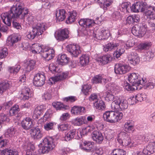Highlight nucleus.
Returning <instances> with one entry per match:
<instances>
[{"mask_svg":"<svg viewBox=\"0 0 155 155\" xmlns=\"http://www.w3.org/2000/svg\"><path fill=\"white\" fill-rule=\"evenodd\" d=\"M3 22L8 26L11 25V20L14 19L12 24L13 27L17 29H21V26L19 23L15 21L18 18L25 20L31 23L32 21L33 17L28 13V9L25 7L22 2H18L14 5L10 11L8 12L2 13L1 15Z\"/></svg>","mask_w":155,"mask_h":155,"instance_id":"obj_1","label":"nucleus"},{"mask_svg":"<svg viewBox=\"0 0 155 155\" xmlns=\"http://www.w3.org/2000/svg\"><path fill=\"white\" fill-rule=\"evenodd\" d=\"M32 30L28 29L27 32V37L31 40L33 39L36 36L41 35L45 30V25L44 23H38L33 25Z\"/></svg>","mask_w":155,"mask_h":155,"instance_id":"obj_2","label":"nucleus"},{"mask_svg":"<svg viewBox=\"0 0 155 155\" xmlns=\"http://www.w3.org/2000/svg\"><path fill=\"white\" fill-rule=\"evenodd\" d=\"M122 113H117L113 111H107L103 114V118L107 121L115 123L121 120L123 117Z\"/></svg>","mask_w":155,"mask_h":155,"instance_id":"obj_3","label":"nucleus"},{"mask_svg":"<svg viewBox=\"0 0 155 155\" xmlns=\"http://www.w3.org/2000/svg\"><path fill=\"white\" fill-rule=\"evenodd\" d=\"M147 26L145 23H140L133 26L131 30L132 33L135 36L143 37L146 33Z\"/></svg>","mask_w":155,"mask_h":155,"instance_id":"obj_4","label":"nucleus"},{"mask_svg":"<svg viewBox=\"0 0 155 155\" xmlns=\"http://www.w3.org/2000/svg\"><path fill=\"white\" fill-rule=\"evenodd\" d=\"M42 144L43 145L41 150L43 153H48L53 148V139L50 137H46L43 140Z\"/></svg>","mask_w":155,"mask_h":155,"instance_id":"obj_5","label":"nucleus"},{"mask_svg":"<svg viewBox=\"0 0 155 155\" xmlns=\"http://www.w3.org/2000/svg\"><path fill=\"white\" fill-rule=\"evenodd\" d=\"M128 80L132 85H136V87H138L139 85H144L146 82V79L142 78L140 80V79L139 78L138 76L135 73L130 74L128 76Z\"/></svg>","mask_w":155,"mask_h":155,"instance_id":"obj_6","label":"nucleus"},{"mask_svg":"<svg viewBox=\"0 0 155 155\" xmlns=\"http://www.w3.org/2000/svg\"><path fill=\"white\" fill-rule=\"evenodd\" d=\"M147 3L143 2H137L131 6V10L134 12H143L145 11Z\"/></svg>","mask_w":155,"mask_h":155,"instance_id":"obj_7","label":"nucleus"},{"mask_svg":"<svg viewBox=\"0 0 155 155\" xmlns=\"http://www.w3.org/2000/svg\"><path fill=\"white\" fill-rule=\"evenodd\" d=\"M130 68L131 67L127 65L116 64L115 66L114 72L117 74H124L129 71Z\"/></svg>","mask_w":155,"mask_h":155,"instance_id":"obj_8","label":"nucleus"},{"mask_svg":"<svg viewBox=\"0 0 155 155\" xmlns=\"http://www.w3.org/2000/svg\"><path fill=\"white\" fill-rule=\"evenodd\" d=\"M69 31L66 29H60L57 31L55 34V37L57 40L63 41L69 37Z\"/></svg>","mask_w":155,"mask_h":155,"instance_id":"obj_9","label":"nucleus"},{"mask_svg":"<svg viewBox=\"0 0 155 155\" xmlns=\"http://www.w3.org/2000/svg\"><path fill=\"white\" fill-rule=\"evenodd\" d=\"M110 34L109 30L106 29L104 28H101L100 31L93 34V36L97 39L103 40L107 39Z\"/></svg>","mask_w":155,"mask_h":155,"instance_id":"obj_10","label":"nucleus"},{"mask_svg":"<svg viewBox=\"0 0 155 155\" xmlns=\"http://www.w3.org/2000/svg\"><path fill=\"white\" fill-rule=\"evenodd\" d=\"M45 77L44 75L40 73L35 74L34 76L33 84L37 87H41L45 83Z\"/></svg>","mask_w":155,"mask_h":155,"instance_id":"obj_11","label":"nucleus"},{"mask_svg":"<svg viewBox=\"0 0 155 155\" xmlns=\"http://www.w3.org/2000/svg\"><path fill=\"white\" fill-rule=\"evenodd\" d=\"M117 141L119 143L124 146H128L130 143V137L127 134L124 132L120 133Z\"/></svg>","mask_w":155,"mask_h":155,"instance_id":"obj_12","label":"nucleus"},{"mask_svg":"<svg viewBox=\"0 0 155 155\" xmlns=\"http://www.w3.org/2000/svg\"><path fill=\"white\" fill-rule=\"evenodd\" d=\"M67 50L73 56L77 57L81 53L80 47L78 45H69L66 47Z\"/></svg>","mask_w":155,"mask_h":155,"instance_id":"obj_13","label":"nucleus"},{"mask_svg":"<svg viewBox=\"0 0 155 155\" xmlns=\"http://www.w3.org/2000/svg\"><path fill=\"white\" fill-rule=\"evenodd\" d=\"M55 51L53 49L45 48L41 52L42 56L47 61L52 59L54 56Z\"/></svg>","mask_w":155,"mask_h":155,"instance_id":"obj_14","label":"nucleus"},{"mask_svg":"<svg viewBox=\"0 0 155 155\" xmlns=\"http://www.w3.org/2000/svg\"><path fill=\"white\" fill-rule=\"evenodd\" d=\"M154 7L151 6H148L147 4L146 8H145V14L147 16L148 18L151 20H153L155 19V14L154 12Z\"/></svg>","mask_w":155,"mask_h":155,"instance_id":"obj_15","label":"nucleus"},{"mask_svg":"<svg viewBox=\"0 0 155 155\" xmlns=\"http://www.w3.org/2000/svg\"><path fill=\"white\" fill-rule=\"evenodd\" d=\"M112 59L113 58L111 55L108 54L98 57L96 60L100 64L104 65L111 62Z\"/></svg>","mask_w":155,"mask_h":155,"instance_id":"obj_16","label":"nucleus"},{"mask_svg":"<svg viewBox=\"0 0 155 155\" xmlns=\"http://www.w3.org/2000/svg\"><path fill=\"white\" fill-rule=\"evenodd\" d=\"M92 136L93 140L99 144L102 143L104 139L102 133L99 131H93L92 133Z\"/></svg>","mask_w":155,"mask_h":155,"instance_id":"obj_17","label":"nucleus"},{"mask_svg":"<svg viewBox=\"0 0 155 155\" xmlns=\"http://www.w3.org/2000/svg\"><path fill=\"white\" fill-rule=\"evenodd\" d=\"M21 124L22 127L26 130H28L33 127L32 120L29 117L24 119Z\"/></svg>","mask_w":155,"mask_h":155,"instance_id":"obj_18","label":"nucleus"},{"mask_svg":"<svg viewBox=\"0 0 155 155\" xmlns=\"http://www.w3.org/2000/svg\"><path fill=\"white\" fill-rule=\"evenodd\" d=\"M44 107L42 105L38 106L35 109L34 111L33 118L34 119H38L40 117L43 115L42 113L44 111Z\"/></svg>","mask_w":155,"mask_h":155,"instance_id":"obj_19","label":"nucleus"},{"mask_svg":"<svg viewBox=\"0 0 155 155\" xmlns=\"http://www.w3.org/2000/svg\"><path fill=\"white\" fill-rule=\"evenodd\" d=\"M140 61L139 57L137 53H133L128 57V63L135 65L138 64Z\"/></svg>","mask_w":155,"mask_h":155,"instance_id":"obj_20","label":"nucleus"},{"mask_svg":"<svg viewBox=\"0 0 155 155\" xmlns=\"http://www.w3.org/2000/svg\"><path fill=\"white\" fill-rule=\"evenodd\" d=\"M69 58L64 54L59 55L57 60L58 63L61 65H64L68 63Z\"/></svg>","mask_w":155,"mask_h":155,"instance_id":"obj_21","label":"nucleus"},{"mask_svg":"<svg viewBox=\"0 0 155 155\" xmlns=\"http://www.w3.org/2000/svg\"><path fill=\"white\" fill-rule=\"evenodd\" d=\"M66 12L64 9H60L58 11H56L55 15L57 21H61L64 20L66 18Z\"/></svg>","mask_w":155,"mask_h":155,"instance_id":"obj_22","label":"nucleus"},{"mask_svg":"<svg viewBox=\"0 0 155 155\" xmlns=\"http://www.w3.org/2000/svg\"><path fill=\"white\" fill-rule=\"evenodd\" d=\"M30 131L31 136L34 139H40L42 137V134L41 133L40 129L38 128L31 129Z\"/></svg>","mask_w":155,"mask_h":155,"instance_id":"obj_23","label":"nucleus"},{"mask_svg":"<svg viewBox=\"0 0 155 155\" xmlns=\"http://www.w3.org/2000/svg\"><path fill=\"white\" fill-rule=\"evenodd\" d=\"M117 44L116 43L110 42L104 45V51L106 52L112 50H115L117 48Z\"/></svg>","mask_w":155,"mask_h":155,"instance_id":"obj_24","label":"nucleus"},{"mask_svg":"<svg viewBox=\"0 0 155 155\" xmlns=\"http://www.w3.org/2000/svg\"><path fill=\"white\" fill-rule=\"evenodd\" d=\"M84 147L82 148L84 150L87 152H92L94 151V143L93 142L84 143Z\"/></svg>","mask_w":155,"mask_h":155,"instance_id":"obj_25","label":"nucleus"},{"mask_svg":"<svg viewBox=\"0 0 155 155\" xmlns=\"http://www.w3.org/2000/svg\"><path fill=\"white\" fill-rule=\"evenodd\" d=\"M30 89L27 87H25L22 89L21 94L22 96L23 100H28L31 97L30 92Z\"/></svg>","mask_w":155,"mask_h":155,"instance_id":"obj_26","label":"nucleus"},{"mask_svg":"<svg viewBox=\"0 0 155 155\" xmlns=\"http://www.w3.org/2000/svg\"><path fill=\"white\" fill-rule=\"evenodd\" d=\"M84 107L79 106H74L71 109V111L74 114L80 115L81 113L84 112Z\"/></svg>","mask_w":155,"mask_h":155,"instance_id":"obj_27","label":"nucleus"},{"mask_svg":"<svg viewBox=\"0 0 155 155\" xmlns=\"http://www.w3.org/2000/svg\"><path fill=\"white\" fill-rule=\"evenodd\" d=\"M67 76V74L64 73L60 74L59 75L55 76L54 77H52L50 78L49 80L51 81V83L52 84L53 81L54 83L62 79H64L66 78Z\"/></svg>","mask_w":155,"mask_h":155,"instance_id":"obj_28","label":"nucleus"},{"mask_svg":"<svg viewBox=\"0 0 155 155\" xmlns=\"http://www.w3.org/2000/svg\"><path fill=\"white\" fill-rule=\"evenodd\" d=\"M117 103H119L120 109L121 110H124L128 107V103L126 100L123 98H119L117 99Z\"/></svg>","mask_w":155,"mask_h":155,"instance_id":"obj_29","label":"nucleus"},{"mask_svg":"<svg viewBox=\"0 0 155 155\" xmlns=\"http://www.w3.org/2000/svg\"><path fill=\"white\" fill-rule=\"evenodd\" d=\"M18 41V38L17 36L12 35L8 38L6 44L8 45L13 46L14 44L17 42Z\"/></svg>","mask_w":155,"mask_h":155,"instance_id":"obj_30","label":"nucleus"},{"mask_svg":"<svg viewBox=\"0 0 155 155\" xmlns=\"http://www.w3.org/2000/svg\"><path fill=\"white\" fill-rule=\"evenodd\" d=\"M76 130L75 129H73L70 130L66 135L65 139L66 141H69L74 138L76 134Z\"/></svg>","mask_w":155,"mask_h":155,"instance_id":"obj_31","label":"nucleus"},{"mask_svg":"<svg viewBox=\"0 0 155 155\" xmlns=\"http://www.w3.org/2000/svg\"><path fill=\"white\" fill-rule=\"evenodd\" d=\"M101 8L105 9L107 7L110 6L112 3V0H97Z\"/></svg>","mask_w":155,"mask_h":155,"instance_id":"obj_32","label":"nucleus"},{"mask_svg":"<svg viewBox=\"0 0 155 155\" xmlns=\"http://www.w3.org/2000/svg\"><path fill=\"white\" fill-rule=\"evenodd\" d=\"M154 146L153 144L148 145L146 149H143V153L145 155H150L153 154L154 152Z\"/></svg>","mask_w":155,"mask_h":155,"instance_id":"obj_33","label":"nucleus"},{"mask_svg":"<svg viewBox=\"0 0 155 155\" xmlns=\"http://www.w3.org/2000/svg\"><path fill=\"white\" fill-rule=\"evenodd\" d=\"M89 58L87 55H83L80 58V63L82 66H85L89 62Z\"/></svg>","mask_w":155,"mask_h":155,"instance_id":"obj_34","label":"nucleus"},{"mask_svg":"<svg viewBox=\"0 0 155 155\" xmlns=\"http://www.w3.org/2000/svg\"><path fill=\"white\" fill-rule=\"evenodd\" d=\"M77 16V12L76 11H74L72 13H70V15L66 20L67 24L71 23L75 21Z\"/></svg>","mask_w":155,"mask_h":155,"instance_id":"obj_35","label":"nucleus"},{"mask_svg":"<svg viewBox=\"0 0 155 155\" xmlns=\"http://www.w3.org/2000/svg\"><path fill=\"white\" fill-rule=\"evenodd\" d=\"M151 45L150 42L147 41L140 44L138 45V48L140 50H147Z\"/></svg>","mask_w":155,"mask_h":155,"instance_id":"obj_36","label":"nucleus"},{"mask_svg":"<svg viewBox=\"0 0 155 155\" xmlns=\"http://www.w3.org/2000/svg\"><path fill=\"white\" fill-rule=\"evenodd\" d=\"M9 85L7 81H5L0 84V95H2L5 91L9 88Z\"/></svg>","mask_w":155,"mask_h":155,"instance_id":"obj_37","label":"nucleus"},{"mask_svg":"<svg viewBox=\"0 0 155 155\" xmlns=\"http://www.w3.org/2000/svg\"><path fill=\"white\" fill-rule=\"evenodd\" d=\"M94 105L96 109L99 110H103L106 107L104 102L102 101H97L94 103Z\"/></svg>","mask_w":155,"mask_h":155,"instance_id":"obj_38","label":"nucleus"},{"mask_svg":"<svg viewBox=\"0 0 155 155\" xmlns=\"http://www.w3.org/2000/svg\"><path fill=\"white\" fill-rule=\"evenodd\" d=\"M35 64V62L33 60H31L28 62L26 64L25 67L26 70L28 72H30L33 70Z\"/></svg>","mask_w":155,"mask_h":155,"instance_id":"obj_39","label":"nucleus"},{"mask_svg":"<svg viewBox=\"0 0 155 155\" xmlns=\"http://www.w3.org/2000/svg\"><path fill=\"white\" fill-rule=\"evenodd\" d=\"M104 96L105 97V100L109 101H113L114 97V93L108 91L104 93Z\"/></svg>","mask_w":155,"mask_h":155,"instance_id":"obj_40","label":"nucleus"},{"mask_svg":"<svg viewBox=\"0 0 155 155\" xmlns=\"http://www.w3.org/2000/svg\"><path fill=\"white\" fill-rule=\"evenodd\" d=\"M2 155H18V152L12 150L5 149L2 152Z\"/></svg>","mask_w":155,"mask_h":155,"instance_id":"obj_41","label":"nucleus"},{"mask_svg":"<svg viewBox=\"0 0 155 155\" xmlns=\"http://www.w3.org/2000/svg\"><path fill=\"white\" fill-rule=\"evenodd\" d=\"M86 24L85 25V28H89L93 26L94 24H98L99 22L96 21L92 20L91 19L86 18Z\"/></svg>","mask_w":155,"mask_h":155,"instance_id":"obj_42","label":"nucleus"},{"mask_svg":"<svg viewBox=\"0 0 155 155\" xmlns=\"http://www.w3.org/2000/svg\"><path fill=\"white\" fill-rule=\"evenodd\" d=\"M112 155H127L126 152L124 150L116 149L111 153Z\"/></svg>","mask_w":155,"mask_h":155,"instance_id":"obj_43","label":"nucleus"},{"mask_svg":"<svg viewBox=\"0 0 155 155\" xmlns=\"http://www.w3.org/2000/svg\"><path fill=\"white\" fill-rule=\"evenodd\" d=\"M21 66L19 65H15V67H10L8 68V71L11 73L16 74L19 70Z\"/></svg>","mask_w":155,"mask_h":155,"instance_id":"obj_44","label":"nucleus"},{"mask_svg":"<svg viewBox=\"0 0 155 155\" xmlns=\"http://www.w3.org/2000/svg\"><path fill=\"white\" fill-rule=\"evenodd\" d=\"M42 48L39 45L36 44L33 45L32 52L34 53H40L42 52Z\"/></svg>","mask_w":155,"mask_h":155,"instance_id":"obj_45","label":"nucleus"},{"mask_svg":"<svg viewBox=\"0 0 155 155\" xmlns=\"http://www.w3.org/2000/svg\"><path fill=\"white\" fill-rule=\"evenodd\" d=\"M54 123L53 122H47L45 124L44 127L45 130L48 131L54 130Z\"/></svg>","mask_w":155,"mask_h":155,"instance_id":"obj_46","label":"nucleus"},{"mask_svg":"<svg viewBox=\"0 0 155 155\" xmlns=\"http://www.w3.org/2000/svg\"><path fill=\"white\" fill-rule=\"evenodd\" d=\"M124 88L128 91H133L135 90H138V88L136 87V85H130L128 83H126L124 85Z\"/></svg>","mask_w":155,"mask_h":155,"instance_id":"obj_47","label":"nucleus"},{"mask_svg":"<svg viewBox=\"0 0 155 155\" xmlns=\"http://www.w3.org/2000/svg\"><path fill=\"white\" fill-rule=\"evenodd\" d=\"M20 110L19 106L15 105L10 110V113L12 115H15L17 114Z\"/></svg>","mask_w":155,"mask_h":155,"instance_id":"obj_48","label":"nucleus"},{"mask_svg":"<svg viewBox=\"0 0 155 155\" xmlns=\"http://www.w3.org/2000/svg\"><path fill=\"white\" fill-rule=\"evenodd\" d=\"M85 118L81 117L80 118H77L74 121L75 124L77 126H80L85 123Z\"/></svg>","mask_w":155,"mask_h":155,"instance_id":"obj_49","label":"nucleus"},{"mask_svg":"<svg viewBox=\"0 0 155 155\" xmlns=\"http://www.w3.org/2000/svg\"><path fill=\"white\" fill-rule=\"evenodd\" d=\"M91 88V85L87 84L84 85L82 87V91L85 95H87L88 94V92Z\"/></svg>","mask_w":155,"mask_h":155,"instance_id":"obj_50","label":"nucleus"},{"mask_svg":"<svg viewBox=\"0 0 155 155\" xmlns=\"http://www.w3.org/2000/svg\"><path fill=\"white\" fill-rule=\"evenodd\" d=\"M124 50L120 47L117 48V50L115 52L114 55L115 56L116 58H119L120 55L124 52Z\"/></svg>","mask_w":155,"mask_h":155,"instance_id":"obj_51","label":"nucleus"},{"mask_svg":"<svg viewBox=\"0 0 155 155\" xmlns=\"http://www.w3.org/2000/svg\"><path fill=\"white\" fill-rule=\"evenodd\" d=\"M7 49L6 48H4L0 50V59L5 58L7 55Z\"/></svg>","mask_w":155,"mask_h":155,"instance_id":"obj_52","label":"nucleus"},{"mask_svg":"<svg viewBox=\"0 0 155 155\" xmlns=\"http://www.w3.org/2000/svg\"><path fill=\"white\" fill-rule=\"evenodd\" d=\"M52 106L56 109H60L64 107V105L60 102H53L52 104Z\"/></svg>","mask_w":155,"mask_h":155,"instance_id":"obj_53","label":"nucleus"},{"mask_svg":"<svg viewBox=\"0 0 155 155\" xmlns=\"http://www.w3.org/2000/svg\"><path fill=\"white\" fill-rule=\"evenodd\" d=\"M15 132V130L13 128L10 127L8 129L6 134L9 137H12L14 135Z\"/></svg>","mask_w":155,"mask_h":155,"instance_id":"obj_54","label":"nucleus"},{"mask_svg":"<svg viewBox=\"0 0 155 155\" xmlns=\"http://www.w3.org/2000/svg\"><path fill=\"white\" fill-rule=\"evenodd\" d=\"M117 99L116 100L114 101L111 104V107L112 109L115 110H119L120 108V106L119 103H117Z\"/></svg>","mask_w":155,"mask_h":155,"instance_id":"obj_55","label":"nucleus"},{"mask_svg":"<svg viewBox=\"0 0 155 155\" xmlns=\"http://www.w3.org/2000/svg\"><path fill=\"white\" fill-rule=\"evenodd\" d=\"M121 7L123 9H125L127 12H129V10H130L131 5L130 3H128L127 2H124L121 4Z\"/></svg>","mask_w":155,"mask_h":155,"instance_id":"obj_56","label":"nucleus"},{"mask_svg":"<svg viewBox=\"0 0 155 155\" xmlns=\"http://www.w3.org/2000/svg\"><path fill=\"white\" fill-rule=\"evenodd\" d=\"M69 125L68 124H63L58 126V129L62 131L66 130L68 129Z\"/></svg>","mask_w":155,"mask_h":155,"instance_id":"obj_57","label":"nucleus"},{"mask_svg":"<svg viewBox=\"0 0 155 155\" xmlns=\"http://www.w3.org/2000/svg\"><path fill=\"white\" fill-rule=\"evenodd\" d=\"M52 96L50 93L45 92L43 95V98L45 100H49L51 98Z\"/></svg>","mask_w":155,"mask_h":155,"instance_id":"obj_58","label":"nucleus"},{"mask_svg":"<svg viewBox=\"0 0 155 155\" xmlns=\"http://www.w3.org/2000/svg\"><path fill=\"white\" fill-rule=\"evenodd\" d=\"M102 78L101 76L97 75L93 78V83L95 84L101 83Z\"/></svg>","mask_w":155,"mask_h":155,"instance_id":"obj_59","label":"nucleus"},{"mask_svg":"<svg viewBox=\"0 0 155 155\" xmlns=\"http://www.w3.org/2000/svg\"><path fill=\"white\" fill-rule=\"evenodd\" d=\"M116 86L114 84H111L110 85H108L107 87L106 86L108 89L107 91H111L112 93H114V91L116 89Z\"/></svg>","mask_w":155,"mask_h":155,"instance_id":"obj_60","label":"nucleus"},{"mask_svg":"<svg viewBox=\"0 0 155 155\" xmlns=\"http://www.w3.org/2000/svg\"><path fill=\"white\" fill-rule=\"evenodd\" d=\"M64 100L67 102H73L76 100V98L74 96H69L65 97Z\"/></svg>","mask_w":155,"mask_h":155,"instance_id":"obj_61","label":"nucleus"},{"mask_svg":"<svg viewBox=\"0 0 155 155\" xmlns=\"http://www.w3.org/2000/svg\"><path fill=\"white\" fill-rule=\"evenodd\" d=\"M89 100L90 101H95V102L97 101V96L96 94H91L89 97Z\"/></svg>","mask_w":155,"mask_h":155,"instance_id":"obj_62","label":"nucleus"},{"mask_svg":"<svg viewBox=\"0 0 155 155\" xmlns=\"http://www.w3.org/2000/svg\"><path fill=\"white\" fill-rule=\"evenodd\" d=\"M103 153V150L101 148H97L95 150L94 155H102Z\"/></svg>","mask_w":155,"mask_h":155,"instance_id":"obj_63","label":"nucleus"},{"mask_svg":"<svg viewBox=\"0 0 155 155\" xmlns=\"http://www.w3.org/2000/svg\"><path fill=\"white\" fill-rule=\"evenodd\" d=\"M133 16H129L126 19L127 22L129 24H134Z\"/></svg>","mask_w":155,"mask_h":155,"instance_id":"obj_64","label":"nucleus"}]
</instances>
